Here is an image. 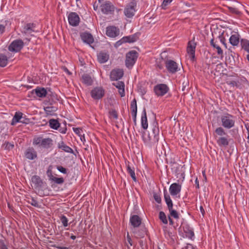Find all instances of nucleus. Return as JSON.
I'll return each instance as SVG.
<instances>
[{"mask_svg": "<svg viewBox=\"0 0 249 249\" xmlns=\"http://www.w3.org/2000/svg\"><path fill=\"white\" fill-rule=\"evenodd\" d=\"M28 202L32 206L38 208L39 207L37 201L35 199L34 197H32L31 201H29Z\"/></svg>", "mask_w": 249, "mask_h": 249, "instance_id": "obj_48", "label": "nucleus"}, {"mask_svg": "<svg viewBox=\"0 0 249 249\" xmlns=\"http://www.w3.org/2000/svg\"><path fill=\"white\" fill-rule=\"evenodd\" d=\"M7 246L5 244L4 240L0 239V249H3Z\"/></svg>", "mask_w": 249, "mask_h": 249, "instance_id": "obj_62", "label": "nucleus"}, {"mask_svg": "<svg viewBox=\"0 0 249 249\" xmlns=\"http://www.w3.org/2000/svg\"><path fill=\"white\" fill-rule=\"evenodd\" d=\"M169 164L172 172L175 174L177 178H179L183 180L185 178L184 165H179L175 160H171L169 162Z\"/></svg>", "mask_w": 249, "mask_h": 249, "instance_id": "obj_2", "label": "nucleus"}, {"mask_svg": "<svg viewBox=\"0 0 249 249\" xmlns=\"http://www.w3.org/2000/svg\"><path fill=\"white\" fill-rule=\"evenodd\" d=\"M105 95V90L102 87H96L90 91V95L95 100L101 99Z\"/></svg>", "mask_w": 249, "mask_h": 249, "instance_id": "obj_9", "label": "nucleus"}, {"mask_svg": "<svg viewBox=\"0 0 249 249\" xmlns=\"http://www.w3.org/2000/svg\"><path fill=\"white\" fill-rule=\"evenodd\" d=\"M173 0H163L162 3V7L163 9H165L166 7L169 5Z\"/></svg>", "mask_w": 249, "mask_h": 249, "instance_id": "obj_53", "label": "nucleus"}, {"mask_svg": "<svg viewBox=\"0 0 249 249\" xmlns=\"http://www.w3.org/2000/svg\"><path fill=\"white\" fill-rule=\"evenodd\" d=\"M159 219L162 221L163 223L165 224H167L168 223L166 216L165 213L162 211H160L159 213Z\"/></svg>", "mask_w": 249, "mask_h": 249, "instance_id": "obj_42", "label": "nucleus"}, {"mask_svg": "<svg viewBox=\"0 0 249 249\" xmlns=\"http://www.w3.org/2000/svg\"><path fill=\"white\" fill-rule=\"evenodd\" d=\"M58 147L66 152L73 153V150L70 147L67 145L63 141H61L58 143Z\"/></svg>", "mask_w": 249, "mask_h": 249, "instance_id": "obj_33", "label": "nucleus"}, {"mask_svg": "<svg viewBox=\"0 0 249 249\" xmlns=\"http://www.w3.org/2000/svg\"><path fill=\"white\" fill-rule=\"evenodd\" d=\"M152 133L153 135V137L152 138L149 134L148 136V139L146 140L144 138L143 139L144 142H152L153 143H158L159 140V134H160V130L159 128V125L158 123H155L153 124V127L152 128Z\"/></svg>", "mask_w": 249, "mask_h": 249, "instance_id": "obj_7", "label": "nucleus"}, {"mask_svg": "<svg viewBox=\"0 0 249 249\" xmlns=\"http://www.w3.org/2000/svg\"><path fill=\"white\" fill-rule=\"evenodd\" d=\"M189 82L188 79H185L182 83V91H184V93H185V91H187V89H186V88L189 86Z\"/></svg>", "mask_w": 249, "mask_h": 249, "instance_id": "obj_45", "label": "nucleus"}, {"mask_svg": "<svg viewBox=\"0 0 249 249\" xmlns=\"http://www.w3.org/2000/svg\"><path fill=\"white\" fill-rule=\"evenodd\" d=\"M109 113L111 117H113L114 119H117L118 118V113L116 110H112L109 111Z\"/></svg>", "mask_w": 249, "mask_h": 249, "instance_id": "obj_50", "label": "nucleus"}, {"mask_svg": "<svg viewBox=\"0 0 249 249\" xmlns=\"http://www.w3.org/2000/svg\"><path fill=\"white\" fill-rule=\"evenodd\" d=\"M72 129L75 134L78 135L79 136H80L81 135V131H82V130L81 128H79V127H73Z\"/></svg>", "mask_w": 249, "mask_h": 249, "instance_id": "obj_54", "label": "nucleus"}, {"mask_svg": "<svg viewBox=\"0 0 249 249\" xmlns=\"http://www.w3.org/2000/svg\"><path fill=\"white\" fill-rule=\"evenodd\" d=\"M4 145H5V148L10 149L14 147V145L9 142H5Z\"/></svg>", "mask_w": 249, "mask_h": 249, "instance_id": "obj_59", "label": "nucleus"}, {"mask_svg": "<svg viewBox=\"0 0 249 249\" xmlns=\"http://www.w3.org/2000/svg\"><path fill=\"white\" fill-rule=\"evenodd\" d=\"M33 93H35L39 97L43 98L46 96L47 91L44 88L37 87L36 89L32 90Z\"/></svg>", "mask_w": 249, "mask_h": 249, "instance_id": "obj_27", "label": "nucleus"}, {"mask_svg": "<svg viewBox=\"0 0 249 249\" xmlns=\"http://www.w3.org/2000/svg\"><path fill=\"white\" fill-rule=\"evenodd\" d=\"M169 211L170 212V214L171 216L176 219L179 218L178 214L176 210H173V209L172 208L171 210H169Z\"/></svg>", "mask_w": 249, "mask_h": 249, "instance_id": "obj_47", "label": "nucleus"}, {"mask_svg": "<svg viewBox=\"0 0 249 249\" xmlns=\"http://www.w3.org/2000/svg\"><path fill=\"white\" fill-rule=\"evenodd\" d=\"M137 111H133L131 112L132 116L133 118V120L134 123L135 125H136V117H137Z\"/></svg>", "mask_w": 249, "mask_h": 249, "instance_id": "obj_56", "label": "nucleus"}, {"mask_svg": "<svg viewBox=\"0 0 249 249\" xmlns=\"http://www.w3.org/2000/svg\"><path fill=\"white\" fill-rule=\"evenodd\" d=\"M131 230L137 239L143 238L148 232L144 225H141L139 228H131Z\"/></svg>", "mask_w": 249, "mask_h": 249, "instance_id": "obj_10", "label": "nucleus"}, {"mask_svg": "<svg viewBox=\"0 0 249 249\" xmlns=\"http://www.w3.org/2000/svg\"><path fill=\"white\" fill-rule=\"evenodd\" d=\"M49 172V170L47 171V174ZM49 180L57 184H62L64 182V179L61 178H57L52 175V171H50V174H48Z\"/></svg>", "mask_w": 249, "mask_h": 249, "instance_id": "obj_30", "label": "nucleus"}, {"mask_svg": "<svg viewBox=\"0 0 249 249\" xmlns=\"http://www.w3.org/2000/svg\"><path fill=\"white\" fill-rule=\"evenodd\" d=\"M181 185L179 183H172L169 188V192L172 196H176L179 194L181 191Z\"/></svg>", "mask_w": 249, "mask_h": 249, "instance_id": "obj_22", "label": "nucleus"}, {"mask_svg": "<svg viewBox=\"0 0 249 249\" xmlns=\"http://www.w3.org/2000/svg\"><path fill=\"white\" fill-rule=\"evenodd\" d=\"M164 64L167 71L170 73H175L180 70L177 63L174 60L167 59L165 61Z\"/></svg>", "mask_w": 249, "mask_h": 249, "instance_id": "obj_13", "label": "nucleus"}, {"mask_svg": "<svg viewBox=\"0 0 249 249\" xmlns=\"http://www.w3.org/2000/svg\"><path fill=\"white\" fill-rule=\"evenodd\" d=\"M218 38H219L220 39V42L224 45V46L226 47V43L225 42L226 41V39L225 38H224V37L223 36V34H222L221 35H219L218 36Z\"/></svg>", "mask_w": 249, "mask_h": 249, "instance_id": "obj_55", "label": "nucleus"}, {"mask_svg": "<svg viewBox=\"0 0 249 249\" xmlns=\"http://www.w3.org/2000/svg\"><path fill=\"white\" fill-rule=\"evenodd\" d=\"M183 231L185 233L186 237L188 238L191 240H194L195 237V234L193 229L188 224H185L183 227Z\"/></svg>", "mask_w": 249, "mask_h": 249, "instance_id": "obj_23", "label": "nucleus"}, {"mask_svg": "<svg viewBox=\"0 0 249 249\" xmlns=\"http://www.w3.org/2000/svg\"><path fill=\"white\" fill-rule=\"evenodd\" d=\"M129 223L131 226V228H139L140 226L142 225V219L138 215L136 214L131 215L129 219Z\"/></svg>", "mask_w": 249, "mask_h": 249, "instance_id": "obj_17", "label": "nucleus"}, {"mask_svg": "<svg viewBox=\"0 0 249 249\" xmlns=\"http://www.w3.org/2000/svg\"><path fill=\"white\" fill-rule=\"evenodd\" d=\"M69 23L70 25L76 27L80 23V19L76 12H70L68 17Z\"/></svg>", "mask_w": 249, "mask_h": 249, "instance_id": "obj_15", "label": "nucleus"}, {"mask_svg": "<svg viewBox=\"0 0 249 249\" xmlns=\"http://www.w3.org/2000/svg\"><path fill=\"white\" fill-rule=\"evenodd\" d=\"M164 197L168 210H171L173 207V204L170 196L166 190H164Z\"/></svg>", "mask_w": 249, "mask_h": 249, "instance_id": "obj_34", "label": "nucleus"}, {"mask_svg": "<svg viewBox=\"0 0 249 249\" xmlns=\"http://www.w3.org/2000/svg\"><path fill=\"white\" fill-rule=\"evenodd\" d=\"M142 127L144 129H147L148 128V121L146 116V111L145 108H143L141 116Z\"/></svg>", "mask_w": 249, "mask_h": 249, "instance_id": "obj_31", "label": "nucleus"}, {"mask_svg": "<svg viewBox=\"0 0 249 249\" xmlns=\"http://www.w3.org/2000/svg\"><path fill=\"white\" fill-rule=\"evenodd\" d=\"M122 40H124L125 43H133L137 40V38L135 35H133L124 36L122 38Z\"/></svg>", "mask_w": 249, "mask_h": 249, "instance_id": "obj_39", "label": "nucleus"}, {"mask_svg": "<svg viewBox=\"0 0 249 249\" xmlns=\"http://www.w3.org/2000/svg\"><path fill=\"white\" fill-rule=\"evenodd\" d=\"M234 117L228 113H226L221 116V122L222 127L231 129L235 125Z\"/></svg>", "mask_w": 249, "mask_h": 249, "instance_id": "obj_4", "label": "nucleus"}, {"mask_svg": "<svg viewBox=\"0 0 249 249\" xmlns=\"http://www.w3.org/2000/svg\"><path fill=\"white\" fill-rule=\"evenodd\" d=\"M49 126L51 128L57 130L60 126V123L58 120L54 119H50L49 121Z\"/></svg>", "mask_w": 249, "mask_h": 249, "instance_id": "obj_38", "label": "nucleus"}, {"mask_svg": "<svg viewBox=\"0 0 249 249\" xmlns=\"http://www.w3.org/2000/svg\"><path fill=\"white\" fill-rule=\"evenodd\" d=\"M53 247H54V248H57L58 249H70L69 248L67 247L57 246L55 245H53Z\"/></svg>", "mask_w": 249, "mask_h": 249, "instance_id": "obj_63", "label": "nucleus"}, {"mask_svg": "<svg viewBox=\"0 0 249 249\" xmlns=\"http://www.w3.org/2000/svg\"><path fill=\"white\" fill-rule=\"evenodd\" d=\"M153 197L155 199V200L158 203H160L161 202V199L160 195L158 194L155 193L153 195Z\"/></svg>", "mask_w": 249, "mask_h": 249, "instance_id": "obj_51", "label": "nucleus"}, {"mask_svg": "<svg viewBox=\"0 0 249 249\" xmlns=\"http://www.w3.org/2000/svg\"><path fill=\"white\" fill-rule=\"evenodd\" d=\"M240 44L242 48L249 53V40L246 39H242Z\"/></svg>", "mask_w": 249, "mask_h": 249, "instance_id": "obj_40", "label": "nucleus"}, {"mask_svg": "<svg viewBox=\"0 0 249 249\" xmlns=\"http://www.w3.org/2000/svg\"><path fill=\"white\" fill-rule=\"evenodd\" d=\"M124 74V71L122 69H113L110 73V79L111 81H117L121 79Z\"/></svg>", "mask_w": 249, "mask_h": 249, "instance_id": "obj_16", "label": "nucleus"}, {"mask_svg": "<svg viewBox=\"0 0 249 249\" xmlns=\"http://www.w3.org/2000/svg\"><path fill=\"white\" fill-rule=\"evenodd\" d=\"M31 181L36 188H41L43 186V181L38 176L34 175L32 176Z\"/></svg>", "mask_w": 249, "mask_h": 249, "instance_id": "obj_24", "label": "nucleus"}, {"mask_svg": "<svg viewBox=\"0 0 249 249\" xmlns=\"http://www.w3.org/2000/svg\"><path fill=\"white\" fill-rule=\"evenodd\" d=\"M112 85L118 89V92L121 97L125 96L124 87L125 85L123 81H118L117 83H112Z\"/></svg>", "mask_w": 249, "mask_h": 249, "instance_id": "obj_25", "label": "nucleus"}, {"mask_svg": "<svg viewBox=\"0 0 249 249\" xmlns=\"http://www.w3.org/2000/svg\"><path fill=\"white\" fill-rule=\"evenodd\" d=\"M23 113L21 112H16L12 119L11 124L14 125L17 123L21 122L22 123L27 124L26 122L20 121V119L22 118Z\"/></svg>", "mask_w": 249, "mask_h": 249, "instance_id": "obj_28", "label": "nucleus"}, {"mask_svg": "<svg viewBox=\"0 0 249 249\" xmlns=\"http://www.w3.org/2000/svg\"><path fill=\"white\" fill-rule=\"evenodd\" d=\"M7 57L2 53H0V67H4L7 65Z\"/></svg>", "mask_w": 249, "mask_h": 249, "instance_id": "obj_41", "label": "nucleus"}, {"mask_svg": "<svg viewBox=\"0 0 249 249\" xmlns=\"http://www.w3.org/2000/svg\"><path fill=\"white\" fill-rule=\"evenodd\" d=\"M153 90L157 96H163L169 91V89L165 84H159L154 86Z\"/></svg>", "mask_w": 249, "mask_h": 249, "instance_id": "obj_12", "label": "nucleus"}, {"mask_svg": "<svg viewBox=\"0 0 249 249\" xmlns=\"http://www.w3.org/2000/svg\"><path fill=\"white\" fill-rule=\"evenodd\" d=\"M82 82L87 86H91L93 84V80L91 76L87 73H85L82 76Z\"/></svg>", "mask_w": 249, "mask_h": 249, "instance_id": "obj_29", "label": "nucleus"}, {"mask_svg": "<svg viewBox=\"0 0 249 249\" xmlns=\"http://www.w3.org/2000/svg\"><path fill=\"white\" fill-rule=\"evenodd\" d=\"M36 24L33 22L26 23L23 26L21 33L23 35L30 34L32 33L35 32V28Z\"/></svg>", "mask_w": 249, "mask_h": 249, "instance_id": "obj_18", "label": "nucleus"}, {"mask_svg": "<svg viewBox=\"0 0 249 249\" xmlns=\"http://www.w3.org/2000/svg\"><path fill=\"white\" fill-rule=\"evenodd\" d=\"M56 169L61 173L64 174H68V169L60 165L56 166Z\"/></svg>", "mask_w": 249, "mask_h": 249, "instance_id": "obj_49", "label": "nucleus"}, {"mask_svg": "<svg viewBox=\"0 0 249 249\" xmlns=\"http://www.w3.org/2000/svg\"><path fill=\"white\" fill-rule=\"evenodd\" d=\"M25 156L27 159L33 160L37 157V153L33 147L28 148L25 152Z\"/></svg>", "mask_w": 249, "mask_h": 249, "instance_id": "obj_26", "label": "nucleus"}, {"mask_svg": "<svg viewBox=\"0 0 249 249\" xmlns=\"http://www.w3.org/2000/svg\"><path fill=\"white\" fill-rule=\"evenodd\" d=\"M98 61L101 63L107 62L109 58V54L107 51H101L97 55Z\"/></svg>", "mask_w": 249, "mask_h": 249, "instance_id": "obj_21", "label": "nucleus"}, {"mask_svg": "<svg viewBox=\"0 0 249 249\" xmlns=\"http://www.w3.org/2000/svg\"><path fill=\"white\" fill-rule=\"evenodd\" d=\"M139 56L138 53L135 50L128 52L126 54L125 64L127 68H131L137 61Z\"/></svg>", "mask_w": 249, "mask_h": 249, "instance_id": "obj_5", "label": "nucleus"}, {"mask_svg": "<svg viewBox=\"0 0 249 249\" xmlns=\"http://www.w3.org/2000/svg\"><path fill=\"white\" fill-rule=\"evenodd\" d=\"M226 83L230 85L232 87H238V85L237 83L235 81H230V80H227L226 82Z\"/></svg>", "mask_w": 249, "mask_h": 249, "instance_id": "obj_52", "label": "nucleus"}, {"mask_svg": "<svg viewBox=\"0 0 249 249\" xmlns=\"http://www.w3.org/2000/svg\"><path fill=\"white\" fill-rule=\"evenodd\" d=\"M60 219L64 227H66L68 226V219L66 216L61 214L60 216Z\"/></svg>", "mask_w": 249, "mask_h": 249, "instance_id": "obj_44", "label": "nucleus"}, {"mask_svg": "<svg viewBox=\"0 0 249 249\" xmlns=\"http://www.w3.org/2000/svg\"><path fill=\"white\" fill-rule=\"evenodd\" d=\"M229 41L232 46H237L239 42V35L237 33L232 35L230 38Z\"/></svg>", "mask_w": 249, "mask_h": 249, "instance_id": "obj_35", "label": "nucleus"}, {"mask_svg": "<svg viewBox=\"0 0 249 249\" xmlns=\"http://www.w3.org/2000/svg\"><path fill=\"white\" fill-rule=\"evenodd\" d=\"M211 45L214 48L217 49V53L221 58L223 57V52L221 48L214 42V38H213L210 41Z\"/></svg>", "mask_w": 249, "mask_h": 249, "instance_id": "obj_37", "label": "nucleus"}, {"mask_svg": "<svg viewBox=\"0 0 249 249\" xmlns=\"http://www.w3.org/2000/svg\"><path fill=\"white\" fill-rule=\"evenodd\" d=\"M80 37L82 41L90 45L94 42L92 35L88 32H84L80 33Z\"/></svg>", "mask_w": 249, "mask_h": 249, "instance_id": "obj_20", "label": "nucleus"}, {"mask_svg": "<svg viewBox=\"0 0 249 249\" xmlns=\"http://www.w3.org/2000/svg\"><path fill=\"white\" fill-rule=\"evenodd\" d=\"M130 109L131 112L137 111V101L135 98H134L131 102Z\"/></svg>", "mask_w": 249, "mask_h": 249, "instance_id": "obj_43", "label": "nucleus"}, {"mask_svg": "<svg viewBox=\"0 0 249 249\" xmlns=\"http://www.w3.org/2000/svg\"><path fill=\"white\" fill-rule=\"evenodd\" d=\"M115 6L109 1H106L101 5V10L102 12L106 15L113 14L115 11Z\"/></svg>", "mask_w": 249, "mask_h": 249, "instance_id": "obj_14", "label": "nucleus"}, {"mask_svg": "<svg viewBox=\"0 0 249 249\" xmlns=\"http://www.w3.org/2000/svg\"><path fill=\"white\" fill-rule=\"evenodd\" d=\"M5 25L0 24V35H2L5 32Z\"/></svg>", "mask_w": 249, "mask_h": 249, "instance_id": "obj_58", "label": "nucleus"}, {"mask_svg": "<svg viewBox=\"0 0 249 249\" xmlns=\"http://www.w3.org/2000/svg\"><path fill=\"white\" fill-rule=\"evenodd\" d=\"M156 66L160 70H162L163 68V64L161 61H156Z\"/></svg>", "mask_w": 249, "mask_h": 249, "instance_id": "obj_57", "label": "nucleus"}, {"mask_svg": "<svg viewBox=\"0 0 249 249\" xmlns=\"http://www.w3.org/2000/svg\"><path fill=\"white\" fill-rule=\"evenodd\" d=\"M61 69L65 72H66L68 75H71L72 74V73L71 71H70L68 69V68L66 66H62Z\"/></svg>", "mask_w": 249, "mask_h": 249, "instance_id": "obj_61", "label": "nucleus"}, {"mask_svg": "<svg viewBox=\"0 0 249 249\" xmlns=\"http://www.w3.org/2000/svg\"><path fill=\"white\" fill-rule=\"evenodd\" d=\"M120 34L119 29L115 26H109L106 28V35L110 37L114 38Z\"/></svg>", "mask_w": 249, "mask_h": 249, "instance_id": "obj_19", "label": "nucleus"}, {"mask_svg": "<svg viewBox=\"0 0 249 249\" xmlns=\"http://www.w3.org/2000/svg\"><path fill=\"white\" fill-rule=\"evenodd\" d=\"M228 9L229 10V11L232 14H234L236 15H239L241 14V12H240L238 10V9L236 8L232 7H228Z\"/></svg>", "mask_w": 249, "mask_h": 249, "instance_id": "obj_46", "label": "nucleus"}, {"mask_svg": "<svg viewBox=\"0 0 249 249\" xmlns=\"http://www.w3.org/2000/svg\"><path fill=\"white\" fill-rule=\"evenodd\" d=\"M137 0H131L124 9V14L128 18H132L135 15L137 7Z\"/></svg>", "mask_w": 249, "mask_h": 249, "instance_id": "obj_6", "label": "nucleus"}, {"mask_svg": "<svg viewBox=\"0 0 249 249\" xmlns=\"http://www.w3.org/2000/svg\"><path fill=\"white\" fill-rule=\"evenodd\" d=\"M44 109L47 115H53L57 110V107L53 106L52 104H51L50 106L44 107Z\"/></svg>", "mask_w": 249, "mask_h": 249, "instance_id": "obj_36", "label": "nucleus"}, {"mask_svg": "<svg viewBox=\"0 0 249 249\" xmlns=\"http://www.w3.org/2000/svg\"><path fill=\"white\" fill-rule=\"evenodd\" d=\"M126 238H127V242L128 243H129V244L132 246H133V242H132V240L131 239V237L130 236L129 234V233L127 232V236H126Z\"/></svg>", "mask_w": 249, "mask_h": 249, "instance_id": "obj_60", "label": "nucleus"}, {"mask_svg": "<svg viewBox=\"0 0 249 249\" xmlns=\"http://www.w3.org/2000/svg\"><path fill=\"white\" fill-rule=\"evenodd\" d=\"M33 144L45 149L50 148L53 145L51 138H43L42 137H35L33 139Z\"/></svg>", "mask_w": 249, "mask_h": 249, "instance_id": "obj_3", "label": "nucleus"}, {"mask_svg": "<svg viewBox=\"0 0 249 249\" xmlns=\"http://www.w3.org/2000/svg\"><path fill=\"white\" fill-rule=\"evenodd\" d=\"M126 165V171L130 175L133 180L135 182L137 181V178L135 173V169L134 167H131L129 165V162H128L127 163L125 162Z\"/></svg>", "mask_w": 249, "mask_h": 249, "instance_id": "obj_32", "label": "nucleus"}, {"mask_svg": "<svg viewBox=\"0 0 249 249\" xmlns=\"http://www.w3.org/2000/svg\"><path fill=\"white\" fill-rule=\"evenodd\" d=\"M196 43L195 42V38L189 41L187 44V52L191 60L194 61L196 60L195 52Z\"/></svg>", "mask_w": 249, "mask_h": 249, "instance_id": "obj_11", "label": "nucleus"}, {"mask_svg": "<svg viewBox=\"0 0 249 249\" xmlns=\"http://www.w3.org/2000/svg\"><path fill=\"white\" fill-rule=\"evenodd\" d=\"M124 43H125V42L124 41V40H122V38H121L120 40H119V41L116 42V44L117 46H120V45H122Z\"/></svg>", "mask_w": 249, "mask_h": 249, "instance_id": "obj_64", "label": "nucleus"}, {"mask_svg": "<svg viewBox=\"0 0 249 249\" xmlns=\"http://www.w3.org/2000/svg\"><path fill=\"white\" fill-rule=\"evenodd\" d=\"M213 136L217 144L220 147H227L229 144V136L221 126L217 127L213 132Z\"/></svg>", "mask_w": 249, "mask_h": 249, "instance_id": "obj_1", "label": "nucleus"}, {"mask_svg": "<svg viewBox=\"0 0 249 249\" xmlns=\"http://www.w3.org/2000/svg\"><path fill=\"white\" fill-rule=\"evenodd\" d=\"M24 43L21 39H16L13 41L8 47L9 51L18 53L20 52L23 48Z\"/></svg>", "mask_w": 249, "mask_h": 249, "instance_id": "obj_8", "label": "nucleus"}]
</instances>
